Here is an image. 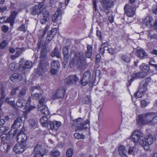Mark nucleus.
<instances>
[{
  "label": "nucleus",
  "mask_w": 157,
  "mask_h": 157,
  "mask_svg": "<svg viewBox=\"0 0 157 157\" xmlns=\"http://www.w3.org/2000/svg\"><path fill=\"white\" fill-rule=\"evenodd\" d=\"M137 122L139 125H153L157 122V116L153 113H147L138 117Z\"/></svg>",
  "instance_id": "f257e3e1"
},
{
  "label": "nucleus",
  "mask_w": 157,
  "mask_h": 157,
  "mask_svg": "<svg viewBox=\"0 0 157 157\" xmlns=\"http://www.w3.org/2000/svg\"><path fill=\"white\" fill-rule=\"evenodd\" d=\"M85 59L83 52H77L74 54V56L70 61V67H71L75 66L78 67L81 65Z\"/></svg>",
  "instance_id": "f03ea898"
},
{
  "label": "nucleus",
  "mask_w": 157,
  "mask_h": 157,
  "mask_svg": "<svg viewBox=\"0 0 157 157\" xmlns=\"http://www.w3.org/2000/svg\"><path fill=\"white\" fill-rule=\"evenodd\" d=\"M82 118L79 117L73 121V124L75 126V131H79L86 129L89 127V121L88 120L85 121Z\"/></svg>",
  "instance_id": "7ed1b4c3"
},
{
  "label": "nucleus",
  "mask_w": 157,
  "mask_h": 157,
  "mask_svg": "<svg viewBox=\"0 0 157 157\" xmlns=\"http://www.w3.org/2000/svg\"><path fill=\"white\" fill-rule=\"evenodd\" d=\"M151 81L150 78H147L145 81H143L141 83L139 86V89L135 93V97L136 98L141 97L144 95V93L146 91L147 86L148 82Z\"/></svg>",
  "instance_id": "20e7f679"
},
{
  "label": "nucleus",
  "mask_w": 157,
  "mask_h": 157,
  "mask_svg": "<svg viewBox=\"0 0 157 157\" xmlns=\"http://www.w3.org/2000/svg\"><path fill=\"white\" fill-rule=\"evenodd\" d=\"M142 140L140 142V144L143 146L145 151H148L150 149L149 145L151 144L153 142L152 136L149 134L145 138H143Z\"/></svg>",
  "instance_id": "39448f33"
},
{
  "label": "nucleus",
  "mask_w": 157,
  "mask_h": 157,
  "mask_svg": "<svg viewBox=\"0 0 157 157\" xmlns=\"http://www.w3.org/2000/svg\"><path fill=\"white\" fill-rule=\"evenodd\" d=\"M102 7V10L106 14H108L110 11V8L114 6V2L112 0H98Z\"/></svg>",
  "instance_id": "423d86ee"
},
{
  "label": "nucleus",
  "mask_w": 157,
  "mask_h": 157,
  "mask_svg": "<svg viewBox=\"0 0 157 157\" xmlns=\"http://www.w3.org/2000/svg\"><path fill=\"white\" fill-rule=\"evenodd\" d=\"M136 10V6L130 4H125L124 7V13L129 17H132L135 14Z\"/></svg>",
  "instance_id": "0eeeda50"
},
{
  "label": "nucleus",
  "mask_w": 157,
  "mask_h": 157,
  "mask_svg": "<svg viewBox=\"0 0 157 157\" xmlns=\"http://www.w3.org/2000/svg\"><path fill=\"white\" fill-rule=\"evenodd\" d=\"M45 6L44 2L40 3L38 5H35L30 9V12L33 15H39L45 10Z\"/></svg>",
  "instance_id": "6e6552de"
},
{
  "label": "nucleus",
  "mask_w": 157,
  "mask_h": 157,
  "mask_svg": "<svg viewBox=\"0 0 157 157\" xmlns=\"http://www.w3.org/2000/svg\"><path fill=\"white\" fill-rule=\"evenodd\" d=\"M91 73L89 71H87L84 74L82 78L80 81V84L82 86H85L92 81L91 78Z\"/></svg>",
  "instance_id": "1a4fd4ad"
},
{
  "label": "nucleus",
  "mask_w": 157,
  "mask_h": 157,
  "mask_svg": "<svg viewBox=\"0 0 157 157\" xmlns=\"http://www.w3.org/2000/svg\"><path fill=\"white\" fill-rule=\"evenodd\" d=\"M143 133L138 130H135L132 134V138L134 143L137 142L140 144V142L142 141L143 138Z\"/></svg>",
  "instance_id": "9d476101"
},
{
  "label": "nucleus",
  "mask_w": 157,
  "mask_h": 157,
  "mask_svg": "<svg viewBox=\"0 0 157 157\" xmlns=\"http://www.w3.org/2000/svg\"><path fill=\"white\" fill-rule=\"evenodd\" d=\"M33 154L34 157H43L44 152L42 146L39 144L37 145L34 148Z\"/></svg>",
  "instance_id": "9b49d317"
},
{
  "label": "nucleus",
  "mask_w": 157,
  "mask_h": 157,
  "mask_svg": "<svg viewBox=\"0 0 157 157\" xmlns=\"http://www.w3.org/2000/svg\"><path fill=\"white\" fill-rule=\"evenodd\" d=\"M50 16L49 13L45 8V10L43 11L42 13V17L40 20V23L42 24H45L46 22L49 20Z\"/></svg>",
  "instance_id": "f8f14e48"
},
{
  "label": "nucleus",
  "mask_w": 157,
  "mask_h": 157,
  "mask_svg": "<svg viewBox=\"0 0 157 157\" xmlns=\"http://www.w3.org/2000/svg\"><path fill=\"white\" fill-rule=\"evenodd\" d=\"M65 91L63 87L59 88L56 91L55 94L53 96L52 98L54 99L56 98H63Z\"/></svg>",
  "instance_id": "ddd939ff"
},
{
  "label": "nucleus",
  "mask_w": 157,
  "mask_h": 157,
  "mask_svg": "<svg viewBox=\"0 0 157 157\" xmlns=\"http://www.w3.org/2000/svg\"><path fill=\"white\" fill-rule=\"evenodd\" d=\"M78 80V78L75 75H73L68 77L65 79L64 82L66 84L71 85L75 83Z\"/></svg>",
  "instance_id": "4468645a"
},
{
  "label": "nucleus",
  "mask_w": 157,
  "mask_h": 157,
  "mask_svg": "<svg viewBox=\"0 0 157 157\" xmlns=\"http://www.w3.org/2000/svg\"><path fill=\"white\" fill-rule=\"evenodd\" d=\"M27 140V136L23 132V130L22 129L17 136V140L19 143H21L23 144Z\"/></svg>",
  "instance_id": "2eb2a0df"
},
{
  "label": "nucleus",
  "mask_w": 157,
  "mask_h": 157,
  "mask_svg": "<svg viewBox=\"0 0 157 157\" xmlns=\"http://www.w3.org/2000/svg\"><path fill=\"white\" fill-rule=\"evenodd\" d=\"M25 148L24 144L22 143L16 144L13 147V150L16 153H21L25 150Z\"/></svg>",
  "instance_id": "dca6fc26"
},
{
  "label": "nucleus",
  "mask_w": 157,
  "mask_h": 157,
  "mask_svg": "<svg viewBox=\"0 0 157 157\" xmlns=\"http://www.w3.org/2000/svg\"><path fill=\"white\" fill-rule=\"evenodd\" d=\"M23 59H22L20 61V67L23 70L30 68L32 65V63L29 61H26L23 64H21L23 63Z\"/></svg>",
  "instance_id": "f3484780"
},
{
  "label": "nucleus",
  "mask_w": 157,
  "mask_h": 157,
  "mask_svg": "<svg viewBox=\"0 0 157 157\" xmlns=\"http://www.w3.org/2000/svg\"><path fill=\"white\" fill-rule=\"evenodd\" d=\"M46 45H42L41 47L42 51L41 52V54L40 56L41 62L44 60H46L47 59V51Z\"/></svg>",
  "instance_id": "a211bd4d"
},
{
  "label": "nucleus",
  "mask_w": 157,
  "mask_h": 157,
  "mask_svg": "<svg viewBox=\"0 0 157 157\" xmlns=\"http://www.w3.org/2000/svg\"><path fill=\"white\" fill-rule=\"evenodd\" d=\"M10 79L11 81L13 82H19L22 79V76L21 75L15 73L11 75Z\"/></svg>",
  "instance_id": "6ab92c4d"
},
{
  "label": "nucleus",
  "mask_w": 157,
  "mask_h": 157,
  "mask_svg": "<svg viewBox=\"0 0 157 157\" xmlns=\"http://www.w3.org/2000/svg\"><path fill=\"white\" fill-rule=\"evenodd\" d=\"M38 110L39 111H40L41 113L43 114L49 115L50 114L47 107L45 105H43L42 106L39 107Z\"/></svg>",
  "instance_id": "aec40b11"
},
{
  "label": "nucleus",
  "mask_w": 157,
  "mask_h": 157,
  "mask_svg": "<svg viewBox=\"0 0 157 157\" xmlns=\"http://www.w3.org/2000/svg\"><path fill=\"white\" fill-rule=\"evenodd\" d=\"M136 53L138 57L140 59L146 58L147 56L146 53L142 49H137L136 50Z\"/></svg>",
  "instance_id": "412c9836"
},
{
  "label": "nucleus",
  "mask_w": 157,
  "mask_h": 157,
  "mask_svg": "<svg viewBox=\"0 0 157 157\" xmlns=\"http://www.w3.org/2000/svg\"><path fill=\"white\" fill-rule=\"evenodd\" d=\"M153 21V19L152 17L147 16L143 20L142 22L147 26H152L151 22Z\"/></svg>",
  "instance_id": "4be33fe9"
},
{
  "label": "nucleus",
  "mask_w": 157,
  "mask_h": 157,
  "mask_svg": "<svg viewBox=\"0 0 157 157\" xmlns=\"http://www.w3.org/2000/svg\"><path fill=\"white\" fill-rule=\"evenodd\" d=\"M118 152L120 155L121 157H128L126 154L125 147L123 145L120 146L118 150Z\"/></svg>",
  "instance_id": "5701e85b"
},
{
  "label": "nucleus",
  "mask_w": 157,
  "mask_h": 157,
  "mask_svg": "<svg viewBox=\"0 0 157 157\" xmlns=\"http://www.w3.org/2000/svg\"><path fill=\"white\" fill-rule=\"evenodd\" d=\"M146 74H143L141 73L138 72L135 73H133L132 75V78L131 80L133 81L134 79L138 78H144L146 77Z\"/></svg>",
  "instance_id": "b1692460"
},
{
  "label": "nucleus",
  "mask_w": 157,
  "mask_h": 157,
  "mask_svg": "<svg viewBox=\"0 0 157 157\" xmlns=\"http://www.w3.org/2000/svg\"><path fill=\"white\" fill-rule=\"evenodd\" d=\"M61 123L59 121H56L55 122V126H54V123L49 122V127L51 130H56L61 125Z\"/></svg>",
  "instance_id": "393cba45"
},
{
  "label": "nucleus",
  "mask_w": 157,
  "mask_h": 157,
  "mask_svg": "<svg viewBox=\"0 0 157 157\" xmlns=\"http://www.w3.org/2000/svg\"><path fill=\"white\" fill-rule=\"evenodd\" d=\"M140 68L141 71V73L144 74L145 73L146 76L147 75V73L149 70V67L147 65L144 63H142L140 66Z\"/></svg>",
  "instance_id": "a878e982"
},
{
  "label": "nucleus",
  "mask_w": 157,
  "mask_h": 157,
  "mask_svg": "<svg viewBox=\"0 0 157 157\" xmlns=\"http://www.w3.org/2000/svg\"><path fill=\"white\" fill-rule=\"evenodd\" d=\"M30 101L31 98H29L27 102L26 106H25L24 108V109H25L26 110V112H29L32 109H35L36 108V107L34 106L29 105V104L30 103Z\"/></svg>",
  "instance_id": "bb28decb"
},
{
  "label": "nucleus",
  "mask_w": 157,
  "mask_h": 157,
  "mask_svg": "<svg viewBox=\"0 0 157 157\" xmlns=\"http://www.w3.org/2000/svg\"><path fill=\"white\" fill-rule=\"evenodd\" d=\"M40 121L41 125L44 127H46L48 125V119L46 116H43L40 119Z\"/></svg>",
  "instance_id": "cd10ccee"
},
{
  "label": "nucleus",
  "mask_w": 157,
  "mask_h": 157,
  "mask_svg": "<svg viewBox=\"0 0 157 157\" xmlns=\"http://www.w3.org/2000/svg\"><path fill=\"white\" fill-rule=\"evenodd\" d=\"M63 54L64 59L67 62L69 58L68 50L67 47H64L63 50Z\"/></svg>",
  "instance_id": "c85d7f7f"
},
{
  "label": "nucleus",
  "mask_w": 157,
  "mask_h": 157,
  "mask_svg": "<svg viewBox=\"0 0 157 157\" xmlns=\"http://www.w3.org/2000/svg\"><path fill=\"white\" fill-rule=\"evenodd\" d=\"M21 119L17 118L14 121L12 127L14 128L17 129L21 125Z\"/></svg>",
  "instance_id": "c756f323"
},
{
  "label": "nucleus",
  "mask_w": 157,
  "mask_h": 157,
  "mask_svg": "<svg viewBox=\"0 0 157 157\" xmlns=\"http://www.w3.org/2000/svg\"><path fill=\"white\" fill-rule=\"evenodd\" d=\"M18 13V12L16 11H13L9 18H7V21L10 22H13L15 18Z\"/></svg>",
  "instance_id": "7c9ffc66"
},
{
  "label": "nucleus",
  "mask_w": 157,
  "mask_h": 157,
  "mask_svg": "<svg viewBox=\"0 0 157 157\" xmlns=\"http://www.w3.org/2000/svg\"><path fill=\"white\" fill-rule=\"evenodd\" d=\"M11 137L10 131L8 132L7 134H2L1 135V138L2 141H4L6 140H9Z\"/></svg>",
  "instance_id": "2f4dec72"
},
{
  "label": "nucleus",
  "mask_w": 157,
  "mask_h": 157,
  "mask_svg": "<svg viewBox=\"0 0 157 157\" xmlns=\"http://www.w3.org/2000/svg\"><path fill=\"white\" fill-rule=\"evenodd\" d=\"M61 13V11L59 8H57V11L55 12V14L52 16V19L53 22H56L57 20L59 15Z\"/></svg>",
  "instance_id": "473e14b6"
},
{
  "label": "nucleus",
  "mask_w": 157,
  "mask_h": 157,
  "mask_svg": "<svg viewBox=\"0 0 157 157\" xmlns=\"http://www.w3.org/2000/svg\"><path fill=\"white\" fill-rule=\"evenodd\" d=\"M108 45V44L107 43H104L101 45L99 51L100 54H104V51L107 49Z\"/></svg>",
  "instance_id": "72a5a7b5"
},
{
  "label": "nucleus",
  "mask_w": 157,
  "mask_h": 157,
  "mask_svg": "<svg viewBox=\"0 0 157 157\" xmlns=\"http://www.w3.org/2000/svg\"><path fill=\"white\" fill-rule=\"evenodd\" d=\"M60 67L59 62L57 60H54L51 64V67L52 69H58Z\"/></svg>",
  "instance_id": "f704fd0d"
},
{
  "label": "nucleus",
  "mask_w": 157,
  "mask_h": 157,
  "mask_svg": "<svg viewBox=\"0 0 157 157\" xmlns=\"http://www.w3.org/2000/svg\"><path fill=\"white\" fill-rule=\"evenodd\" d=\"M60 155L59 152L57 150H52L50 152V157H57Z\"/></svg>",
  "instance_id": "c9c22d12"
},
{
  "label": "nucleus",
  "mask_w": 157,
  "mask_h": 157,
  "mask_svg": "<svg viewBox=\"0 0 157 157\" xmlns=\"http://www.w3.org/2000/svg\"><path fill=\"white\" fill-rule=\"evenodd\" d=\"M51 56L52 57L56 56L58 58L60 57V54L59 52L58 51V48H57L56 47L55 48L54 50L51 53Z\"/></svg>",
  "instance_id": "e433bc0d"
},
{
  "label": "nucleus",
  "mask_w": 157,
  "mask_h": 157,
  "mask_svg": "<svg viewBox=\"0 0 157 157\" xmlns=\"http://www.w3.org/2000/svg\"><path fill=\"white\" fill-rule=\"evenodd\" d=\"M74 136L75 138L78 139H84L85 138V136L82 134L79 133H75L74 134Z\"/></svg>",
  "instance_id": "4c0bfd02"
},
{
  "label": "nucleus",
  "mask_w": 157,
  "mask_h": 157,
  "mask_svg": "<svg viewBox=\"0 0 157 157\" xmlns=\"http://www.w3.org/2000/svg\"><path fill=\"white\" fill-rule=\"evenodd\" d=\"M73 154V150L71 148H70L67 149L66 152V156L67 157H72Z\"/></svg>",
  "instance_id": "58836bf2"
},
{
  "label": "nucleus",
  "mask_w": 157,
  "mask_h": 157,
  "mask_svg": "<svg viewBox=\"0 0 157 157\" xmlns=\"http://www.w3.org/2000/svg\"><path fill=\"white\" fill-rule=\"evenodd\" d=\"M17 66L16 63H13L10 64L9 66V69L12 71H14L17 69Z\"/></svg>",
  "instance_id": "ea45409f"
},
{
  "label": "nucleus",
  "mask_w": 157,
  "mask_h": 157,
  "mask_svg": "<svg viewBox=\"0 0 157 157\" xmlns=\"http://www.w3.org/2000/svg\"><path fill=\"white\" fill-rule=\"evenodd\" d=\"M25 101V100L24 99L22 98H20L16 103V105L18 107H22V102Z\"/></svg>",
  "instance_id": "a19ab883"
},
{
  "label": "nucleus",
  "mask_w": 157,
  "mask_h": 157,
  "mask_svg": "<svg viewBox=\"0 0 157 157\" xmlns=\"http://www.w3.org/2000/svg\"><path fill=\"white\" fill-rule=\"evenodd\" d=\"M121 59L122 60L126 62H128L130 60V57L126 55H123L122 56Z\"/></svg>",
  "instance_id": "79ce46f5"
},
{
  "label": "nucleus",
  "mask_w": 157,
  "mask_h": 157,
  "mask_svg": "<svg viewBox=\"0 0 157 157\" xmlns=\"http://www.w3.org/2000/svg\"><path fill=\"white\" fill-rule=\"evenodd\" d=\"M17 52L16 53V57H19L23 51V49L19 48H16Z\"/></svg>",
  "instance_id": "37998d69"
},
{
  "label": "nucleus",
  "mask_w": 157,
  "mask_h": 157,
  "mask_svg": "<svg viewBox=\"0 0 157 157\" xmlns=\"http://www.w3.org/2000/svg\"><path fill=\"white\" fill-rule=\"evenodd\" d=\"M7 42L6 40H3L0 44V49H3L6 46Z\"/></svg>",
  "instance_id": "c03bdc74"
},
{
  "label": "nucleus",
  "mask_w": 157,
  "mask_h": 157,
  "mask_svg": "<svg viewBox=\"0 0 157 157\" xmlns=\"http://www.w3.org/2000/svg\"><path fill=\"white\" fill-rule=\"evenodd\" d=\"M8 127H6L3 126H2L0 127V131L1 132H4L8 130Z\"/></svg>",
  "instance_id": "a18cd8bd"
},
{
  "label": "nucleus",
  "mask_w": 157,
  "mask_h": 157,
  "mask_svg": "<svg viewBox=\"0 0 157 157\" xmlns=\"http://www.w3.org/2000/svg\"><path fill=\"white\" fill-rule=\"evenodd\" d=\"M148 104L149 102L144 100H143L141 102V105L143 107H146Z\"/></svg>",
  "instance_id": "49530a36"
},
{
  "label": "nucleus",
  "mask_w": 157,
  "mask_h": 157,
  "mask_svg": "<svg viewBox=\"0 0 157 157\" xmlns=\"http://www.w3.org/2000/svg\"><path fill=\"white\" fill-rule=\"evenodd\" d=\"M29 124L32 127H34L36 125V122L33 119L30 120L29 121Z\"/></svg>",
  "instance_id": "de8ad7c7"
},
{
  "label": "nucleus",
  "mask_w": 157,
  "mask_h": 157,
  "mask_svg": "<svg viewBox=\"0 0 157 157\" xmlns=\"http://www.w3.org/2000/svg\"><path fill=\"white\" fill-rule=\"evenodd\" d=\"M39 103L41 105H43L45 102V98L44 97H42L39 100Z\"/></svg>",
  "instance_id": "09e8293b"
},
{
  "label": "nucleus",
  "mask_w": 157,
  "mask_h": 157,
  "mask_svg": "<svg viewBox=\"0 0 157 157\" xmlns=\"http://www.w3.org/2000/svg\"><path fill=\"white\" fill-rule=\"evenodd\" d=\"M41 96L40 94L36 93L34 94L33 96V98L35 100H37Z\"/></svg>",
  "instance_id": "8fccbe9b"
},
{
  "label": "nucleus",
  "mask_w": 157,
  "mask_h": 157,
  "mask_svg": "<svg viewBox=\"0 0 157 157\" xmlns=\"http://www.w3.org/2000/svg\"><path fill=\"white\" fill-rule=\"evenodd\" d=\"M53 31V30H51V32H50L51 34L50 35L48 36L47 38V40H48V41H49V42H50L53 38V36L52 34V33Z\"/></svg>",
  "instance_id": "3c124183"
},
{
  "label": "nucleus",
  "mask_w": 157,
  "mask_h": 157,
  "mask_svg": "<svg viewBox=\"0 0 157 157\" xmlns=\"http://www.w3.org/2000/svg\"><path fill=\"white\" fill-rule=\"evenodd\" d=\"M107 50H108L109 52L111 54L113 55L115 53V50L113 48H107Z\"/></svg>",
  "instance_id": "603ef678"
},
{
  "label": "nucleus",
  "mask_w": 157,
  "mask_h": 157,
  "mask_svg": "<svg viewBox=\"0 0 157 157\" xmlns=\"http://www.w3.org/2000/svg\"><path fill=\"white\" fill-rule=\"evenodd\" d=\"M92 55V52L86 51V56L87 58H90Z\"/></svg>",
  "instance_id": "864d4df0"
},
{
  "label": "nucleus",
  "mask_w": 157,
  "mask_h": 157,
  "mask_svg": "<svg viewBox=\"0 0 157 157\" xmlns=\"http://www.w3.org/2000/svg\"><path fill=\"white\" fill-rule=\"evenodd\" d=\"M25 90L24 89H22L19 92V95L21 96H23L25 94Z\"/></svg>",
  "instance_id": "5fc2aeb1"
},
{
  "label": "nucleus",
  "mask_w": 157,
  "mask_h": 157,
  "mask_svg": "<svg viewBox=\"0 0 157 157\" xmlns=\"http://www.w3.org/2000/svg\"><path fill=\"white\" fill-rule=\"evenodd\" d=\"M152 10L154 13L155 14L157 13V5L153 6L152 7Z\"/></svg>",
  "instance_id": "6e6d98bb"
},
{
  "label": "nucleus",
  "mask_w": 157,
  "mask_h": 157,
  "mask_svg": "<svg viewBox=\"0 0 157 157\" xmlns=\"http://www.w3.org/2000/svg\"><path fill=\"white\" fill-rule=\"evenodd\" d=\"M90 100V98L88 96H86L84 98L83 101L85 103H88Z\"/></svg>",
  "instance_id": "4d7b16f0"
},
{
  "label": "nucleus",
  "mask_w": 157,
  "mask_h": 157,
  "mask_svg": "<svg viewBox=\"0 0 157 157\" xmlns=\"http://www.w3.org/2000/svg\"><path fill=\"white\" fill-rule=\"evenodd\" d=\"M87 52H92V46L91 45H88L87 47Z\"/></svg>",
  "instance_id": "13d9d810"
},
{
  "label": "nucleus",
  "mask_w": 157,
  "mask_h": 157,
  "mask_svg": "<svg viewBox=\"0 0 157 157\" xmlns=\"http://www.w3.org/2000/svg\"><path fill=\"white\" fill-rule=\"evenodd\" d=\"M97 36L99 37V38L100 40H102V37L101 35V32L99 31H97Z\"/></svg>",
  "instance_id": "bf43d9fd"
},
{
  "label": "nucleus",
  "mask_w": 157,
  "mask_h": 157,
  "mask_svg": "<svg viewBox=\"0 0 157 157\" xmlns=\"http://www.w3.org/2000/svg\"><path fill=\"white\" fill-rule=\"evenodd\" d=\"M2 31L4 32H7L8 30V27L5 25H3L2 26Z\"/></svg>",
  "instance_id": "052dcab7"
},
{
  "label": "nucleus",
  "mask_w": 157,
  "mask_h": 157,
  "mask_svg": "<svg viewBox=\"0 0 157 157\" xmlns=\"http://www.w3.org/2000/svg\"><path fill=\"white\" fill-rule=\"evenodd\" d=\"M58 70V69L56 68L52 69L51 71V72L52 75H55L57 73Z\"/></svg>",
  "instance_id": "680f3d73"
},
{
  "label": "nucleus",
  "mask_w": 157,
  "mask_h": 157,
  "mask_svg": "<svg viewBox=\"0 0 157 157\" xmlns=\"http://www.w3.org/2000/svg\"><path fill=\"white\" fill-rule=\"evenodd\" d=\"M93 9L95 11L97 10L96 1L95 0L93 1Z\"/></svg>",
  "instance_id": "e2e57ef3"
},
{
  "label": "nucleus",
  "mask_w": 157,
  "mask_h": 157,
  "mask_svg": "<svg viewBox=\"0 0 157 157\" xmlns=\"http://www.w3.org/2000/svg\"><path fill=\"white\" fill-rule=\"evenodd\" d=\"M19 30L21 31H24L25 30V25H22L19 28Z\"/></svg>",
  "instance_id": "0e129e2a"
},
{
  "label": "nucleus",
  "mask_w": 157,
  "mask_h": 157,
  "mask_svg": "<svg viewBox=\"0 0 157 157\" xmlns=\"http://www.w3.org/2000/svg\"><path fill=\"white\" fill-rule=\"evenodd\" d=\"M5 90L3 88H2L1 89V97H5L4 95Z\"/></svg>",
  "instance_id": "69168bd1"
},
{
  "label": "nucleus",
  "mask_w": 157,
  "mask_h": 157,
  "mask_svg": "<svg viewBox=\"0 0 157 157\" xmlns=\"http://www.w3.org/2000/svg\"><path fill=\"white\" fill-rule=\"evenodd\" d=\"M109 20L110 22L111 23H112L113 21V17L112 15L110 16L109 17Z\"/></svg>",
  "instance_id": "338daca9"
},
{
  "label": "nucleus",
  "mask_w": 157,
  "mask_h": 157,
  "mask_svg": "<svg viewBox=\"0 0 157 157\" xmlns=\"http://www.w3.org/2000/svg\"><path fill=\"white\" fill-rule=\"evenodd\" d=\"M134 148L132 147H129L128 151V154H130L133 152Z\"/></svg>",
  "instance_id": "774afa93"
}]
</instances>
